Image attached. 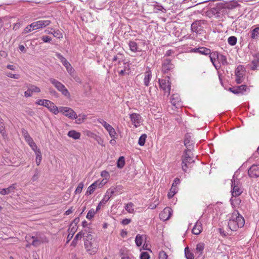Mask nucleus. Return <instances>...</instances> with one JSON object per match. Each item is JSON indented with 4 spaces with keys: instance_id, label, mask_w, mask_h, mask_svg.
I'll return each instance as SVG.
<instances>
[{
    "instance_id": "obj_1",
    "label": "nucleus",
    "mask_w": 259,
    "mask_h": 259,
    "mask_svg": "<svg viewBox=\"0 0 259 259\" xmlns=\"http://www.w3.org/2000/svg\"><path fill=\"white\" fill-rule=\"evenodd\" d=\"M244 224V218L237 210H234L229 220L228 226L231 231H236L239 228L243 227Z\"/></svg>"
},
{
    "instance_id": "obj_2",
    "label": "nucleus",
    "mask_w": 259,
    "mask_h": 259,
    "mask_svg": "<svg viewBox=\"0 0 259 259\" xmlns=\"http://www.w3.org/2000/svg\"><path fill=\"white\" fill-rule=\"evenodd\" d=\"M191 150H185L182 156V168L184 172H186L189 165L194 162L192 157Z\"/></svg>"
},
{
    "instance_id": "obj_3",
    "label": "nucleus",
    "mask_w": 259,
    "mask_h": 259,
    "mask_svg": "<svg viewBox=\"0 0 259 259\" xmlns=\"http://www.w3.org/2000/svg\"><path fill=\"white\" fill-rule=\"evenodd\" d=\"M243 189L239 179H235L234 176L231 180V194L233 197H236L241 195Z\"/></svg>"
},
{
    "instance_id": "obj_4",
    "label": "nucleus",
    "mask_w": 259,
    "mask_h": 259,
    "mask_svg": "<svg viewBox=\"0 0 259 259\" xmlns=\"http://www.w3.org/2000/svg\"><path fill=\"white\" fill-rule=\"evenodd\" d=\"M49 81L64 96L67 98H70V93L63 83L53 78H49Z\"/></svg>"
},
{
    "instance_id": "obj_5",
    "label": "nucleus",
    "mask_w": 259,
    "mask_h": 259,
    "mask_svg": "<svg viewBox=\"0 0 259 259\" xmlns=\"http://www.w3.org/2000/svg\"><path fill=\"white\" fill-rule=\"evenodd\" d=\"M158 83L159 87L162 90L164 94H167V96H169L170 93L171 89V82H170V77L167 76V77L163 79H159Z\"/></svg>"
},
{
    "instance_id": "obj_6",
    "label": "nucleus",
    "mask_w": 259,
    "mask_h": 259,
    "mask_svg": "<svg viewBox=\"0 0 259 259\" xmlns=\"http://www.w3.org/2000/svg\"><path fill=\"white\" fill-rule=\"evenodd\" d=\"M229 91L235 95H240L249 93L250 89L246 85L242 84L239 86L231 87L229 89Z\"/></svg>"
},
{
    "instance_id": "obj_7",
    "label": "nucleus",
    "mask_w": 259,
    "mask_h": 259,
    "mask_svg": "<svg viewBox=\"0 0 259 259\" xmlns=\"http://www.w3.org/2000/svg\"><path fill=\"white\" fill-rule=\"evenodd\" d=\"M59 112L71 119H77V116L75 112L71 108L67 107H60Z\"/></svg>"
},
{
    "instance_id": "obj_8",
    "label": "nucleus",
    "mask_w": 259,
    "mask_h": 259,
    "mask_svg": "<svg viewBox=\"0 0 259 259\" xmlns=\"http://www.w3.org/2000/svg\"><path fill=\"white\" fill-rule=\"evenodd\" d=\"M175 68V65L171 63L169 59H163L161 64V71L163 73H167L172 71Z\"/></svg>"
},
{
    "instance_id": "obj_9",
    "label": "nucleus",
    "mask_w": 259,
    "mask_h": 259,
    "mask_svg": "<svg viewBox=\"0 0 259 259\" xmlns=\"http://www.w3.org/2000/svg\"><path fill=\"white\" fill-rule=\"evenodd\" d=\"M245 72V70L243 66H238L235 70V80L237 84H240L243 82Z\"/></svg>"
},
{
    "instance_id": "obj_10",
    "label": "nucleus",
    "mask_w": 259,
    "mask_h": 259,
    "mask_svg": "<svg viewBox=\"0 0 259 259\" xmlns=\"http://www.w3.org/2000/svg\"><path fill=\"white\" fill-rule=\"evenodd\" d=\"M204 23V21L203 20H196L193 22L191 26L192 32L200 34L203 30Z\"/></svg>"
},
{
    "instance_id": "obj_11",
    "label": "nucleus",
    "mask_w": 259,
    "mask_h": 259,
    "mask_svg": "<svg viewBox=\"0 0 259 259\" xmlns=\"http://www.w3.org/2000/svg\"><path fill=\"white\" fill-rule=\"evenodd\" d=\"M112 62H115L114 65L118 69L121 68L120 65L122 64L123 65V63L128 62L125 61L123 54L120 53H117L113 57Z\"/></svg>"
},
{
    "instance_id": "obj_12",
    "label": "nucleus",
    "mask_w": 259,
    "mask_h": 259,
    "mask_svg": "<svg viewBox=\"0 0 259 259\" xmlns=\"http://www.w3.org/2000/svg\"><path fill=\"white\" fill-rule=\"evenodd\" d=\"M219 56H220V53L218 52H211L210 51V53L209 54V57L211 62L217 70H219L221 66L220 63H217V61H218Z\"/></svg>"
},
{
    "instance_id": "obj_13",
    "label": "nucleus",
    "mask_w": 259,
    "mask_h": 259,
    "mask_svg": "<svg viewBox=\"0 0 259 259\" xmlns=\"http://www.w3.org/2000/svg\"><path fill=\"white\" fill-rule=\"evenodd\" d=\"M32 23L33 30H37L48 26L51 23V21L49 20H40Z\"/></svg>"
},
{
    "instance_id": "obj_14",
    "label": "nucleus",
    "mask_w": 259,
    "mask_h": 259,
    "mask_svg": "<svg viewBox=\"0 0 259 259\" xmlns=\"http://www.w3.org/2000/svg\"><path fill=\"white\" fill-rule=\"evenodd\" d=\"M130 118L135 127H139L143 121L142 117L138 113H134L131 114L130 115Z\"/></svg>"
},
{
    "instance_id": "obj_15",
    "label": "nucleus",
    "mask_w": 259,
    "mask_h": 259,
    "mask_svg": "<svg viewBox=\"0 0 259 259\" xmlns=\"http://www.w3.org/2000/svg\"><path fill=\"white\" fill-rule=\"evenodd\" d=\"M249 177L256 178L259 177V164H253L248 170Z\"/></svg>"
},
{
    "instance_id": "obj_16",
    "label": "nucleus",
    "mask_w": 259,
    "mask_h": 259,
    "mask_svg": "<svg viewBox=\"0 0 259 259\" xmlns=\"http://www.w3.org/2000/svg\"><path fill=\"white\" fill-rule=\"evenodd\" d=\"M253 59L248 64L252 70H259V53H255L253 55Z\"/></svg>"
},
{
    "instance_id": "obj_17",
    "label": "nucleus",
    "mask_w": 259,
    "mask_h": 259,
    "mask_svg": "<svg viewBox=\"0 0 259 259\" xmlns=\"http://www.w3.org/2000/svg\"><path fill=\"white\" fill-rule=\"evenodd\" d=\"M172 214V210L170 207H165L160 213L159 218L163 221L168 220Z\"/></svg>"
},
{
    "instance_id": "obj_18",
    "label": "nucleus",
    "mask_w": 259,
    "mask_h": 259,
    "mask_svg": "<svg viewBox=\"0 0 259 259\" xmlns=\"http://www.w3.org/2000/svg\"><path fill=\"white\" fill-rule=\"evenodd\" d=\"M170 103L176 108H179L182 106L180 97L178 94H172L170 99Z\"/></svg>"
},
{
    "instance_id": "obj_19",
    "label": "nucleus",
    "mask_w": 259,
    "mask_h": 259,
    "mask_svg": "<svg viewBox=\"0 0 259 259\" xmlns=\"http://www.w3.org/2000/svg\"><path fill=\"white\" fill-rule=\"evenodd\" d=\"M210 50L205 47H199L198 48H193L191 50L192 52L199 53L204 55H209L210 53Z\"/></svg>"
},
{
    "instance_id": "obj_20",
    "label": "nucleus",
    "mask_w": 259,
    "mask_h": 259,
    "mask_svg": "<svg viewBox=\"0 0 259 259\" xmlns=\"http://www.w3.org/2000/svg\"><path fill=\"white\" fill-rule=\"evenodd\" d=\"M123 69H117L118 74L120 76H124L128 75L130 72V64L127 63H123Z\"/></svg>"
},
{
    "instance_id": "obj_21",
    "label": "nucleus",
    "mask_w": 259,
    "mask_h": 259,
    "mask_svg": "<svg viewBox=\"0 0 259 259\" xmlns=\"http://www.w3.org/2000/svg\"><path fill=\"white\" fill-rule=\"evenodd\" d=\"M152 72L150 70V68H148V69L144 73V84L146 87H148L150 84V81L152 78Z\"/></svg>"
},
{
    "instance_id": "obj_22",
    "label": "nucleus",
    "mask_w": 259,
    "mask_h": 259,
    "mask_svg": "<svg viewBox=\"0 0 259 259\" xmlns=\"http://www.w3.org/2000/svg\"><path fill=\"white\" fill-rule=\"evenodd\" d=\"M128 46L130 51L133 53H136L142 51L139 49L138 44L135 41L130 40L128 42Z\"/></svg>"
},
{
    "instance_id": "obj_23",
    "label": "nucleus",
    "mask_w": 259,
    "mask_h": 259,
    "mask_svg": "<svg viewBox=\"0 0 259 259\" xmlns=\"http://www.w3.org/2000/svg\"><path fill=\"white\" fill-rule=\"evenodd\" d=\"M56 56L60 60V62L62 63L63 66L67 69L68 67L70 66L71 64L60 53H56Z\"/></svg>"
},
{
    "instance_id": "obj_24",
    "label": "nucleus",
    "mask_w": 259,
    "mask_h": 259,
    "mask_svg": "<svg viewBox=\"0 0 259 259\" xmlns=\"http://www.w3.org/2000/svg\"><path fill=\"white\" fill-rule=\"evenodd\" d=\"M202 231V226L201 222L197 221L193 227L192 232L194 234L199 235Z\"/></svg>"
},
{
    "instance_id": "obj_25",
    "label": "nucleus",
    "mask_w": 259,
    "mask_h": 259,
    "mask_svg": "<svg viewBox=\"0 0 259 259\" xmlns=\"http://www.w3.org/2000/svg\"><path fill=\"white\" fill-rule=\"evenodd\" d=\"M205 244L203 242H199L197 243L196 247L195 253L197 254V257L202 256L203 250L204 249Z\"/></svg>"
},
{
    "instance_id": "obj_26",
    "label": "nucleus",
    "mask_w": 259,
    "mask_h": 259,
    "mask_svg": "<svg viewBox=\"0 0 259 259\" xmlns=\"http://www.w3.org/2000/svg\"><path fill=\"white\" fill-rule=\"evenodd\" d=\"M15 188L16 184H12L10 187L7 188L0 189V194L3 195L9 194L12 192H13Z\"/></svg>"
},
{
    "instance_id": "obj_27",
    "label": "nucleus",
    "mask_w": 259,
    "mask_h": 259,
    "mask_svg": "<svg viewBox=\"0 0 259 259\" xmlns=\"http://www.w3.org/2000/svg\"><path fill=\"white\" fill-rule=\"evenodd\" d=\"M49 110L54 113L57 114L60 111V108L58 109V107L56 106L53 102L50 101L48 107H47Z\"/></svg>"
},
{
    "instance_id": "obj_28",
    "label": "nucleus",
    "mask_w": 259,
    "mask_h": 259,
    "mask_svg": "<svg viewBox=\"0 0 259 259\" xmlns=\"http://www.w3.org/2000/svg\"><path fill=\"white\" fill-rule=\"evenodd\" d=\"M190 139L191 136L187 134L185 136L184 145L187 148L185 150H191V149H193V145L190 141Z\"/></svg>"
},
{
    "instance_id": "obj_29",
    "label": "nucleus",
    "mask_w": 259,
    "mask_h": 259,
    "mask_svg": "<svg viewBox=\"0 0 259 259\" xmlns=\"http://www.w3.org/2000/svg\"><path fill=\"white\" fill-rule=\"evenodd\" d=\"M84 246L88 251H90V253H95L96 250H93V243L89 239L86 238L84 240Z\"/></svg>"
},
{
    "instance_id": "obj_30",
    "label": "nucleus",
    "mask_w": 259,
    "mask_h": 259,
    "mask_svg": "<svg viewBox=\"0 0 259 259\" xmlns=\"http://www.w3.org/2000/svg\"><path fill=\"white\" fill-rule=\"evenodd\" d=\"M76 230L77 227H72L71 228L70 226L69 227L68 230L69 234L67 237V243L69 242L71 240Z\"/></svg>"
},
{
    "instance_id": "obj_31",
    "label": "nucleus",
    "mask_w": 259,
    "mask_h": 259,
    "mask_svg": "<svg viewBox=\"0 0 259 259\" xmlns=\"http://www.w3.org/2000/svg\"><path fill=\"white\" fill-rule=\"evenodd\" d=\"M67 135L74 140H78L80 137V133L74 130H71L68 132Z\"/></svg>"
},
{
    "instance_id": "obj_32",
    "label": "nucleus",
    "mask_w": 259,
    "mask_h": 259,
    "mask_svg": "<svg viewBox=\"0 0 259 259\" xmlns=\"http://www.w3.org/2000/svg\"><path fill=\"white\" fill-rule=\"evenodd\" d=\"M98 185V184L97 182H95L93 183V184H92L88 188L87 191L85 193V195H91L92 193H93L95 190L97 188Z\"/></svg>"
},
{
    "instance_id": "obj_33",
    "label": "nucleus",
    "mask_w": 259,
    "mask_h": 259,
    "mask_svg": "<svg viewBox=\"0 0 259 259\" xmlns=\"http://www.w3.org/2000/svg\"><path fill=\"white\" fill-rule=\"evenodd\" d=\"M238 2H242V1H232L228 4H227V7L229 9H233L237 7H240V5L238 3Z\"/></svg>"
},
{
    "instance_id": "obj_34",
    "label": "nucleus",
    "mask_w": 259,
    "mask_h": 259,
    "mask_svg": "<svg viewBox=\"0 0 259 259\" xmlns=\"http://www.w3.org/2000/svg\"><path fill=\"white\" fill-rule=\"evenodd\" d=\"M84 233L82 231L78 232L74 238L73 241L71 243V245L75 247L77 243L79 238H81L84 236Z\"/></svg>"
},
{
    "instance_id": "obj_35",
    "label": "nucleus",
    "mask_w": 259,
    "mask_h": 259,
    "mask_svg": "<svg viewBox=\"0 0 259 259\" xmlns=\"http://www.w3.org/2000/svg\"><path fill=\"white\" fill-rule=\"evenodd\" d=\"M250 37L253 39L259 37V25L251 30Z\"/></svg>"
},
{
    "instance_id": "obj_36",
    "label": "nucleus",
    "mask_w": 259,
    "mask_h": 259,
    "mask_svg": "<svg viewBox=\"0 0 259 259\" xmlns=\"http://www.w3.org/2000/svg\"><path fill=\"white\" fill-rule=\"evenodd\" d=\"M125 158L124 156H120L117 161V167L118 168L121 169L125 165Z\"/></svg>"
},
{
    "instance_id": "obj_37",
    "label": "nucleus",
    "mask_w": 259,
    "mask_h": 259,
    "mask_svg": "<svg viewBox=\"0 0 259 259\" xmlns=\"http://www.w3.org/2000/svg\"><path fill=\"white\" fill-rule=\"evenodd\" d=\"M22 133L24 136V139L26 142L29 144L30 142L33 141L32 138L30 137L27 131L24 129L22 130Z\"/></svg>"
},
{
    "instance_id": "obj_38",
    "label": "nucleus",
    "mask_w": 259,
    "mask_h": 259,
    "mask_svg": "<svg viewBox=\"0 0 259 259\" xmlns=\"http://www.w3.org/2000/svg\"><path fill=\"white\" fill-rule=\"evenodd\" d=\"M50 101V100L47 99H38L35 102V104L43 106L47 108Z\"/></svg>"
},
{
    "instance_id": "obj_39",
    "label": "nucleus",
    "mask_w": 259,
    "mask_h": 259,
    "mask_svg": "<svg viewBox=\"0 0 259 259\" xmlns=\"http://www.w3.org/2000/svg\"><path fill=\"white\" fill-rule=\"evenodd\" d=\"M218 62L217 63H220V64H222L223 65H226L228 64L227 58L225 56L220 54V56H219L218 59Z\"/></svg>"
},
{
    "instance_id": "obj_40",
    "label": "nucleus",
    "mask_w": 259,
    "mask_h": 259,
    "mask_svg": "<svg viewBox=\"0 0 259 259\" xmlns=\"http://www.w3.org/2000/svg\"><path fill=\"white\" fill-rule=\"evenodd\" d=\"M185 255L187 259H194V256L193 253L191 251L188 247L185 248Z\"/></svg>"
},
{
    "instance_id": "obj_41",
    "label": "nucleus",
    "mask_w": 259,
    "mask_h": 259,
    "mask_svg": "<svg viewBox=\"0 0 259 259\" xmlns=\"http://www.w3.org/2000/svg\"><path fill=\"white\" fill-rule=\"evenodd\" d=\"M110 188L114 191L115 195L121 193L122 190V187L121 185L112 186Z\"/></svg>"
},
{
    "instance_id": "obj_42",
    "label": "nucleus",
    "mask_w": 259,
    "mask_h": 259,
    "mask_svg": "<svg viewBox=\"0 0 259 259\" xmlns=\"http://www.w3.org/2000/svg\"><path fill=\"white\" fill-rule=\"evenodd\" d=\"M36 155L35 162L37 165H39L42 160V155L40 150L35 152Z\"/></svg>"
},
{
    "instance_id": "obj_43",
    "label": "nucleus",
    "mask_w": 259,
    "mask_h": 259,
    "mask_svg": "<svg viewBox=\"0 0 259 259\" xmlns=\"http://www.w3.org/2000/svg\"><path fill=\"white\" fill-rule=\"evenodd\" d=\"M178 192V188L171 186L169 192L167 194L168 198H171Z\"/></svg>"
},
{
    "instance_id": "obj_44",
    "label": "nucleus",
    "mask_w": 259,
    "mask_h": 259,
    "mask_svg": "<svg viewBox=\"0 0 259 259\" xmlns=\"http://www.w3.org/2000/svg\"><path fill=\"white\" fill-rule=\"evenodd\" d=\"M90 134H91L90 136L92 138H93L94 139H95L98 142L99 144L103 146V141L101 139V137L100 136L97 135L95 134L92 133H90ZM88 136H90V135L88 134Z\"/></svg>"
},
{
    "instance_id": "obj_45",
    "label": "nucleus",
    "mask_w": 259,
    "mask_h": 259,
    "mask_svg": "<svg viewBox=\"0 0 259 259\" xmlns=\"http://www.w3.org/2000/svg\"><path fill=\"white\" fill-rule=\"evenodd\" d=\"M147 138V135L145 134H142L139 139L138 144L143 146L145 145V141Z\"/></svg>"
},
{
    "instance_id": "obj_46",
    "label": "nucleus",
    "mask_w": 259,
    "mask_h": 259,
    "mask_svg": "<svg viewBox=\"0 0 259 259\" xmlns=\"http://www.w3.org/2000/svg\"><path fill=\"white\" fill-rule=\"evenodd\" d=\"M39 176H40V170L38 168H36L34 170V173L32 177L31 181L32 182L36 181L38 179Z\"/></svg>"
},
{
    "instance_id": "obj_47",
    "label": "nucleus",
    "mask_w": 259,
    "mask_h": 259,
    "mask_svg": "<svg viewBox=\"0 0 259 259\" xmlns=\"http://www.w3.org/2000/svg\"><path fill=\"white\" fill-rule=\"evenodd\" d=\"M135 243L136 245L140 247L142 245L143 243V237L140 234H138L135 238Z\"/></svg>"
},
{
    "instance_id": "obj_48",
    "label": "nucleus",
    "mask_w": 259,
    "mask_h": 259,
    "mask_svg": "<svg viewBox=\"0 0 259 259\" xmlns=\"http://www.w3.org/2000/svg\"><path fill=\"white\" fill-rule=\"evenodd\" d=\"M31 238L32 239V245L33 246H37L41 243V241L37 237L32 236Z\"/></svg>"
},
{
    "instance_id": "obj_49",
    "label": "nucleus",
    "mask_w": 259,
    "mask_h": 259,
    "mask_svg": "<svg viewBox=\"0 0 259 259\" xmlns=\"http://www.w3.org/2000/svg\"><path fill=\"white\" fill-rule=\"evenodd\" d=\"M237 37L235 36H230L228 39V44L233 46L236 44L237 43Z\"/></svg>"
},
{
    "instance_id": "obj_50",
    "label": "nucleus",
    "mask_w": 259,
    "mask_h": 259,
    "mask_svg": "<svg viewBox=\"0 0 259 259\" xmlns=\"http://www.w3.org/2000/svg\"><path fill=\"white\" fill-rule=\"evenodd\" d=\"M29 90L31 92V93H39L40 92V89L39 88L35 86L34 85L29 84Z\"/></svg>"
},
{
    "instance_id": "obj_51",
    "label": "nucleus",
    "mask_w": 259,
    "mask_h": 259,
    "mask_svg": "<svg viewBox=\"0 0 259 259\" xmlns=\"http://www.w3.org/2000/svg\"><path fill=\"white\" fill-rule=\"evenodd\" d=\"M54 37L60 39L63 37V34L61 31L59 30H55L52 33Z\"/></svg>"
},
{
    "instance_id": "obj_52",
    "label": "nucleus",
    "mask_w": 259,
    "mask_h": 259,
    "mask_svg": "<svg viewBox=\"0 0 259 259\" xmlns=\"http://www.w3.org/2000/svg\"><path fill=\"white\" fill-rule=\"evenodd\" d=\"M29 146L31 147L32 150L35 152H36L37 151H40V149L37 147L35 143L33 141L30 142L28 144Z\"/></svg>"
},
{
    "instance_id": "obj_53",
    "label": "nucleus",
    "mask_w": 259,
    "mask_h": 259,
    "mask_svg": "<svg viewBox=\"0 0 259 259\" xmlns=\"http://www.w3.org/2000/svg\"><path fill=\"white\" fill-rule=\"evenodd\" d=\"M95 212H96L93 208L91 209L88 211L86 218L89 220L92 219L94 217Z\"/></svg>"
},
{
    "instance_id": "obj_54",
    "label": "nucleus",
    "mask_w": 259,
    "mask_h": 259,
    "mask_svg": "<svg viewBox=\"0 0 259 259\" xmlns=\"http://www.w3.org/2000/svg\"><path fill=\"white\" fill-rule=\"evenodd\" d=\"M32 23H31L29 25H28L23 30V33L27 34L31 31L33 30Z\"/></svg>"
},
{
    "instance_id": "obj_55",
    "label": "nucleus",
    "mask_w": 259,
    "mask_h": 259,
    "mask_svg": "<svg viewBox=\"0 0 259 259\" xmlns=\"http://www.w3.org/2000/svg\"><path fill=\"white\" fill-rule=\"evenodd\" d=\"M83 187V183H82V182L78 184V186L77 187V188L75 191V194H80L82 190Z\"/></svg>"
},
{
    "instance_id": "obj_56",
    "label": "nucleus",
    "mask_w": 259,
    "mask_h": 259,
    "mask_svg": "<svg viewBox=\"0 0 259 259\" xmlns=\"http://www.w3.org/2000/svg\"><path fill=\"white\" fill-rule=\"evenodd\" d=\"M5 128L4 126V123L3 120L0 121V133L2 135L3 137L5 135Z\"/></svg>"
},
{
    "instance_id": "obj_57",
    "label": "nucleus",
    "mask_w": 259,
    "mask_h": 259,
    "mask_svg": "<svg viewBox=\"0 0 259 259\" xmlns=\"http://www.w3.org/2000/svg\"><path fill=\"white\" fill-rule=\"evenodd\" d=\"M66 70L67 71L68 73H69L71 77L73 76V75L75 74V69L72 67L71 65L68 67L66 69Z\"/></svg>"
},
{
    "instance_id": "obj_58",
    "label": "nucleus",
    "mask_w": 259,
    "mask_h": 259,
    "mask_svg": "<svg viewBox=\"0 0 259 259\" xmlns=\"http://www.w3.org/2000/svg\"><path fill=\"white\" fill-rule=\"evenodd\" d=\"M109 199L112 196H113L114 195H115V194L114 193V191H113L110 188H109L105 194Z\"/></svg>"
},
{
    "instance_id": "obj_59",
    "label": "nucleus",
    "mask_w": 259,
    "mask_h": 259,
    "mask_svg": "<svg viewBox=\"0 0 259 259\" xmlns=\"http://www.w3.org/2000/svg\"><path fill=\"white\" fill-rule=\"evenodd\" d=\"M6 75L12 78L18 79L20 77V75L19 74H13L10 72H7L6 73Z\"/></svg>"
},
{
    "instance_id": "obj_60",
    "label": "nucleus",
    "mask_w": 259,
    "mask_h": 259,
    "mask_svg": "<svg viewBox=\"0 0 259 259\" xmlns=\"http://www.w3.org/2000/svg\"><path fill=\"white\" fill-rule=\"evenodd\" d=\"M109 134L112 139H116L117 133L114 128L109 132Z\"/></svg>"
},
{
    "instance_id": "obj_61",
    "label": "nucleus",
    "mask_w": 259,
    "mask_h": 259,
    "mask_svg": "<svg viewBox=\"0 0 259 259\" xmlns=\"http://www.w3.org/2000/svg\"><path fill=\"white\" fill-rule=\"evenodd\" d=\"M150 256L147 252H142L140 255L141 259H149Z\"/></svg>"
},
{
    "instance_id": "obj_62",
    "label": "nucleus",
    "mask_w": 259,
    "mask_h": 259,
    "mask_svg": "<svg viewBox=\"0 0 259 259\" xmlns=\"http://www.w3.org/2000/svg\"><path fill=\"white\" fill-rule=\"evenodd\" d=\"M159 259H167V255L164 251H161L159 254Z\"/></svg>"
},
{
    "instance_id": "obj_63",
    "label": "nucleus",
    "mask_w": 259,
    "mask_h": 259,
    "mask_svg": "<svg viewBox=\"0 0 259 259\" xmlns=\"http://www.w3.org/2000/svg\"><path fill=\"white\" fill-rule=\"evenodd\" d=\"M41 39L44 42H50L51 41L52 38L50 36L46 35L42 36L41 37Z\"/></svg>"
},
{
    "instance_id": "obj_64",
    "label": "nucleus",
    "mask_w": 259,
    "mask_h": 259,
    "mask_svg": "<svg viewBox=\"0 0 259 259\" xmlns=\"http://www.w3.org/2000/svg\"><path fill=\"white\" fill-rule=\"evenodd\" d=\"M109 199L105 195L103 199L100 201V204H102L103 205H105L108 201Z\"/></svg>"
}]
</instances>
